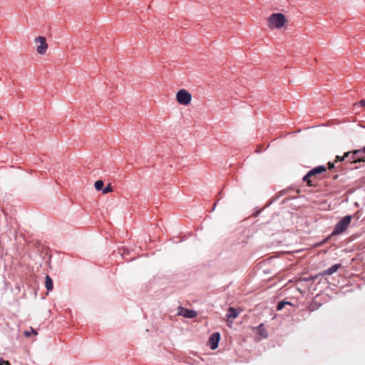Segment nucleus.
<instances>
[{
  "instance_id": "9d476101",
  "label": "nucleus",
  "mask_w": 365,
  "mask_h": 365,
  "mask_svg": "<svg viewBox=\"0 0 365 365\" xmlns=\"http://www.w3.org/2000/svg\"><path fill=\"white\" fill-rule=\"evenodd\" d=\"M257 330V334L259 335L262 339H266L268 337V332L264 327V324L261 323L258 327L255 328Z\"/></svg>"
},
{
  "instance_id": "bb28decb",
  "label": "nucleus",
  "mask_w": 365,
  "mask_h": 365,
  "mask_svg": "<svg viewBox=\"0 0 365 365\" xmlns=\"http://www.w3.org/2000/svg\"><path fill=\"white\" fill-rule=\"evenodd\" d=\"M31 331L34 334L36 335L37 334V331L36 330H34V329L31 328Z\"/></svg>"
},
{
  "instance_id": "4468645a",
  "label": "nucleus",
  "mask_w": 365,
  "mask_h": 365,
  "mask_svg": "<svg viewBox=\"0 0 365 365\" xmlns=\"http://www.w3.org/2000/svg\"><path fill=\"white\" fill-rule=\"evenodd\" d=\"M292 304L290 302L282 300L278 302V304L277 305V310L280 311L285 307V305H292Z\"/></svg>"
},
{
  "instance_id": "a878e982",
  "label": "nucleus",
  "mask_w": 365,
  "mask_h": 365,
  "mask_svg": "<svg viewBox=\"0 0 365 365\" xmlns=\"http://www.w3.org/2000/svg\"><path fill=\"white\" fill-rule=\"evenodd\" d=\"M24 335L26 336H31V333L28 331H24Z\"/></svg>"
},
{
  "instance_id": "c85d7f7f",
  "label": "nucleus",
  "mask_w": 365,
  "mask_h": 365,
  "mask_svg": "<svg viewBox=\"0 0 365 365\" xmlns=\"http://www.w3.org/2000/svg\"><path fill=\"white\" fill-rule=\"evenodd\" d=\"M216 205H217V202L214 204L213 207H212L211 212L214 211V210L215 209Z\"/></svg>"
},
{
  "instance_id": "6e6552de",
  "label": "nucleus",
  "mask_w": 365,
  "mask_h": 365,
  "mask_svg": "<svg viewBox=\"0 0 365 365\" xmlns=\"http://www.w3.org/2000/svg\"><path fill=\"white\" fill-rule=\"evenodd\" d=\"M353 155L355 158V163L365 162V155L363 154L361 149L354 150Z\"/></svg>"
},
{
  "instance_id": "2eb2a0df",
  "label": "nucleus",
  "mask_w": 365,
  "mask_h": 365,
  "mask_svg": "<svg viewBox=\"0 0 365 365\" xmlns=\"http://www.w3.org/2000/svg\"><path fill=\"white\" fill-rule=\"evenodd\" d=\"M95 188L96 190L100 191L103 190L104 186V182L102 180H98L95 182L94 184Z\"/></svg>"
},
{
  "instance_id": "c756f323",
  "label": "nucleus",
  "mask_w": 365,
  "mask_h": 365,
  "mask_svg": "<svg viewBox=\"0 0 365 365\" xmlns=\"http://www.w3.org/2000/svg\"><path fill=\"white\" fill-rule=\"evenodd\" d=\"M277 197H276V198L273 199V200L269 202V204L273 203V202H274V201H275V200H277Z\"/></svg>"
},
{
  "instance_id": "7ed1b4c3",
  "label": "nucleus",
  "mask_w": 365,
  "mask_h": 365,
  "mask_svg": "<svg viewBox=\"0 0 365 365\" xmlns=\"http://www.w3.org/2000/svg\"><path fill=\"white\" fill-rule=\"evenodd\" d=\"M326 167L324 165L317 166L309 170L307 173L303 177L302 180L306 182L307 185H312V181L309 180V178L317 175L323 173L326 171Z\"/></svg>"
},
{
  "instance_id": "f257e3e1",
  "label": "nucleus",
  "mask_w": 365,
  "mask_h": 365,
  "mask_svg": "<svg viewBox=\"0 0 365 365\" xmlns=\"http://www.w3.org/2000/svg\"><path fill=\"white\" fill-rule=\"evenodd\" d=\"M352 216L350 215L342 217L335 225L331 236H336L342 234L351 223Z\"/></svg>"
},
{
  "instance_id": "6ab92c4d",
  "label": "nucleus",
  "mask_w": 365,
  "mask_h": 365,
  "mask_svg": "<svg viewBox=\"0 0 365 365\" xmlns=\"http://www.w3.org/2000/svg\"><path fill=\"white\" fill-rule=\"evenodd\" d=\"M300 281L305 282H314L313 275H310L308 277H302V278H301Z\"/></svg>"
},
{
  "instance_id": "f03ea898",
  "label": "nucleus",
  "mask_w": 365,
  "mask_h": 365,
  "mask_svg": "<svg viewBox=\"0 0 365 365\" xmlns=\"http://www.w3.org/2000/svg\"><path fill=\"white\" fill-rule=\"evenodd\" d=\"M269 26L271 28H282L285 22V16L282 13H274L268 18Z\"/></svg>"
},
{
  "instance_id": "20e7f679",
  "label": "nucleus",
  "mask_w": 365,
  "mask_h": 365,
  "mask_svg": "<svg viewBox=\"0 0 365 365\" xmlns=\"http://www.w3.org/2000/svg\"><path fill=\"white\" fill-rule=\"evenodd\" d=\"M192 99V95L185 89H180L177 92L176 100L177 101L183 106L188 105Z\"/></svg>"
},
{
  "instance_id": "aec40b11",
  "label": "nucleus",
  "mask_w": 365,
  "mask_h": 365,
  "mask_svg": "<svg viewBox=\"0 0 365 365\" xmlns=\"http://www.w3.org/2000/svg\"><path fill=\"white\" fill-rule=\"evenodd\" d=\"M129 253H130V251H129V250H128V249H127V248H123V252H121V255H122V257H123V258H125L126 255H129Z\"/></svg>"
},
{
  "instance_id": "ddd939ff",
  "label": "nucleus",
  "mask_w": 365,
  "mask_h": 365,
  "mask_svg": "<svg viewBox=\"0 0 365 365\" xmlns=\"http://www.w3.org/2000/svg\"><path fill=\"white\" fill-rule=\"evenodd\" d=\"M346 161L350 163H355V158H354L353 151H348L345 153Z\"/></svg>"
},
{
  "instance_id": "412c9836",
  "label": "nucleus",
  "mask_w": 365,
  "mask_h": 365,
  "mask_svg": "<svg viewBox=\"0 0 365 365\" xmlns=\"http://www.w3.org/2000/svg\"><path fill=\"white\" fill-rule=\"evenodd\" d=\"M331 237H332V236H331V235H330L328 237H327V238L324 239L322 241H321V242L319 243V245H324V244H325V243H326V242H327V241H328V240H329Z\"/></svg>"
},
{
  "instance_id": "393cba45",
  "label": "nucleus",
  "mask_w": 365,
  "mask_h": 365,
  "mask_svg": "<svg viewBox=\"0 0 365 365\" xmlns=\"http://www.w3.org/2000/svg\"><path fill=\"white\" fill-rule=\"evenodd\" d=\"M261 212H262V210H258L255 213H253V215L255 217H257L261 213Z\"/></svg>"
},
{
  "instance_id": "b1692460",
  "label": "nucleus",
  "mask_w": 365,
  "mask_h": 365,
  "mask_svg": "<svg viewBox=\"0 0 365 365\" xmlns=\"http://www.w3.org/2000/svg\"><path fill=\"white\" fill-rule=\"evenodd\" d=\"M359 103L361 107H365V99L361 100Z\"/></svg>"
},
{
  "instance_id": "f8f14e48",
  "label": "nucleus",
  "mask_w": 365,
  "mask_h": 365,
  "mask_svg": "<svg viewBox=\"0 0 365 365\" xmlns=\"http://www.w3.org/2000/svg\"><path fill=\"white\" fill-rule=\"evenodd\" d=\"M45 287L48 291H51L53 288V279L49 275H46L45 277Z\"/></svg>"
},
{
  "instance_id": "423d86ee",
  "label": "nucleus",
  "mask_w": 365,
  "mask_h": 365,
  "mask_svg": "<svg viewBox=\"0 0 365 365\" xmlns=\"http://www.w3.org/2000/svg\"><path fill=\"white\" fill-rule=\"evenodd\" d=\"M220 340V332H214L210 335L208 339V345L212 350H215L218 347Z\"/></svg>"
},
{
  "instance_id": "dca6fc26",
  "label": "nucleus",
  "mask_w": 365,
  "mask_h": 365,
  "mask_svg": "<svg viewBox=\"0 0 365 365\" xmlns=\"http://www.w3.org/2000/svg\"><path fill=\"white\" fill-rule=\"evenodd\" d=\"M324 277L322 274V272H319L318 274L313 275V280L314 282L318 281V283H320V280L322 278Z\"/></svg>"
},
{
  "instance_id": "a211bd4d",
  "label": "nucleus",
  "mask_w": 365,
  "mask_h": 365,
  "mask_svg": "<svg viewBox=\"0 0 365 365\" xmlns=\"http://www.w3.org/2000/svg\"><path fill=\"white\" fill-rule=\"evenodd\" d=\"M346 160L345 153L343 156L336 155L334 160V163L342 162Z\"/></svg>"
},
{
  "instance_id": "1a4fd4ad",
  "label": "nucleus",
  "mask_w": 365,
  "mask_h": 365,
  "mask_svg": "<svg viewBox=\"0 0 365 365\" xmlns=\"http://www.w3.org/2000/svg\"><path fill=\"white\" fill-rule=\"evenodd\" d=\"M340 267H341V264H335L331 267H329L327 269H324L322 272L324 276L331 275L334 272H336Z\"/></svg>"
},
{
  "instance_id": "5701e85b",
  "label": "nucleus",
  "mask_w": 365,
  "mask_h": 365,
  "mask_svg": "<svg viewBox=\"0 0 365 365\" xmlns=\"http://www.w3.org/2000/svg\"><path fill=\"white\" fill-rule=\"evenodd\" d=\"M327 165H328V169L331 170V169L334 168V162H329Z\"/></svg>"
},
{
  "instance_id": "cd10ccee",
  "label": "nucleus",
  "mask_w": 365,
  "mask_h": 365,
  "mask_svg": "<svg viewBox=\"0 0 365 365\" xmlns=\"http://www.w3.org/2000/svg\"><path fill=\"white\" fill-rule=\"evenodd\" d=\"M361 150L362 151L363 154L365 155V145L361 149Z\"/></svg>"
},
{
  "instance_id": "0eeeda50",
  "label": "nucleus",
  "mask_w": 365,
  "mask_h": 365,
  "mask_svg": "<svg viewBox=\"0 0 365 365\" xmlns=\"http://www.w3.org/2000/svg\"><path fill=\"white\" fill-rule=\"evenodd\" d=\"M180 314L183 316L184 317L188 319H192L197 316V312L195 310L189 309L187 308H182L180 312Z\"/></svg>"
},
{
  "instance_id": "f3484780",
  "label": "nucleus",
  "mask_w": 365,
  "mask_h": 365,
  "mask_svg": "<svg viewBox=\"0 0 365 365\" xmlns=\"http://www.w3.org/2000/svg\"><path fill=\"white\" fill-rule=\"evenodd\" d=\"M112 190H113V187L110 185V184H109L106 187H103L102 192H103V194H107L108 192H112Z\"/></svg>"
},
{
  "instance_id": "9b49d317",
  "label": "nucleus",
  "mask_w": 365,
  "mask_h": 365,
  "mask_svg": "<svg viewBox=\"0 0 365 365\" xmlns=\"http://www.w3.org/2000/svg\"><path fill=\"white\" fill-rule=\"evenodd\" d=\"M239 312L234 307H229L226 317L227 319H235L237 317Z\"/></svg>"
},
{
  "instance_id": "4be33fe9",
  "label": "nucleus",
  "mask_w": 365,
  "mask_h": 365,
  "mask_svg": "<svg viewBox=\"0 0 365 365\" xmlns=\"http://www.w3.org/2000/svg\"><path fill=\"white\" fill-rule=\"evenodd\" d=\"M0 365H11V364L9 361H5L3 359H0Z\"/></svg>"
},
{
  "instance_id": "39448f33",
  "label": "nucleus",
  "mask_w": 365,
  "mask_h": 365,
  "mask_svg": "<svg viewBox=\"0 0 365 365\" xmlns=\"http://www.w3.org/2000/svg\"><path fill=\"white\" fill-rule=\"evenodd\" d=\"M36 42L39 43V45L36 48L37 53L41 55L44 54L48 48L46 38L43 36H38L36 38Z\"/></svg>"
}]
</instances>
